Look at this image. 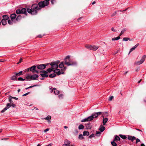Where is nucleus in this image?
<instances>
[{
	"instance_id": "3",
	"label": "nucleus",
	"mask_w": 146,
	"mask_h": 146,
	"mask_svg": "<svg viewBox=\"0 0 146 146\" xmlns=\"http://www.w3.org/2000/svg\"><path fill=\"white\" fill-rule=\"evenodd\" d=\"M70 56H67L65 58V64L67 66H76L77 65V62L75 61H72L70 59Z\"/></svg>"
},
{
	"instance_id": "37",
	"label": "nucleus",
	"mask_w": 146,
	"mask_h": 146,
	"mask_svg": "<svg viewBox=\"0 0 146 146\" xmlns=\"http://www.w3.org/2000/svg\"><path fill=\"white\" fill-rule=\"evenodd\" d=\"M114 140L113 141L111 142V144L113 146H116L117 144L115 142H114Z\"/></svg>"
},
{
	"instance_id": "33",
	"label": "nucleus",
	"mask_w": 146,
	"mask_h": 146,
	"mask_svg": "<svg viewBox=\"0 0 146 146\" xmlns=\"http://www.w3.org/2000/svg\"><path fill=\"white\" fill-rule=\"evenodd\" d=\"M58 66L60 68H62L64 66V64L63 62H61L59 65L58 64Z\"/></svg>"
},
{
	"instance_id": "11",
	"label": "nucleus",
	"mask_w": 146,
	"mask_h": 146,
	"mask_svg": "<svg viewBox=\"0 0 146 146\" xmlns=\"http://www.w3.org/2000/svg\"><path fill=\"white\" fill-rule=\"evenodd\" d=\"M39 72L41 73L40 74V75L42 77H47L48 76V75L47 74L48 72L46 71H42Z\"/></svg>"
},
{
	"instance_id": "18",
	"label": "nucleus",
	"mask_w": 146,
	"mask_h": 146,
	"mask_svg": "<svg viewBox=\"0 0 146 146\" xmlns=\"http://www.w3.org/2000/svg\"><path fill=\"white\" fill-rule=\"evenodd\" d=\"M108 119L107 118H103V123L104 125L108 121Z\"/></svg>"
},
{
	"instance_id": "29",
	"label": "nucleus",
	"mask_w": 146,
	"mask_h": 146,
	"mask_svg": "<svg viewBox=\"0 0 146 146\" xmlns=\"http://www.w3.org/2000/svg\"><path fill=\"white\" fill-rule=\"evenodd\" d=\"M84 128V125L82 124L79 125L78 127V129H83Z\"/></svg>"
},
{
	"instance_id": "41",
	"label": "nucleus",
	"mask_w": 146,
	"mask_h": 146,
	"mask_svg": "<svg viewBox=\"0 0 146 146\" xmlns=\"http://www.w3.org/2000/svg\"><path fill=\"white\" fill-rule=\"evenodd\" d=\"M12 20H9L8 21V22L9 24L10 25H12L13 24V21Z\"/></svg>"
},
{
	"instance_id": "58",
	"label": "nucleus",
	"mask_w": 146,
	"mask_h": 146,
	"mask_svg": "<svg viewBox=\"0 0 146 146\" xmlns=\"http://www.w3.org/2000/svg\"><path fill=\"white\" fill-rule=\"evenodd\" d=\"M62 146H70V145H69V144H66V143H65L64 144L62 145Z\"/></svg>"
},
{
	"instance_id": "43",
	"label": "nucleus",
	"mask_w": 146,
	"mask_h": 146,
	"mask_svg": "<svg viewBox=\"0 0 146 146\" xmlns=\"http://www.w3.org/2000/svg\"><path fill=\"white\" fill-rule=\"evenodd\" d=\"M86 128L88 129H90L91 128V126H90L89 124H88L86 126Z\"/></svg>"
},
{
	"instance_id": "49",
	"label": "nucleus",
	"mask_w": 146,
	"mask_h": 146,
	"mask_svg": "<svg viewBox=\"0 0 146 146\" xmlns=\"http://www.w3.org/2000/svg\"><path fill=\"white\" fill-rule=\"evenodd\" d=\"M132 136H130V135H128V139L129 140H131V138H132Z\"/></svg>"
},
{
	"instance_id": "48",
	"label": "nucleus",
	"mask_w": 146,
	"mask_h": 146,
	"mask_svg": "<svg viewBox=\"0 0 146 146\" xmlns=\"http://www.w3.org/2000/svg\"><path fill=\"white\" fill-rule=\"evenodd\" d=\"M96 135H98V136L100 135L101 134L100 132L99 131H96Z\"/></svg>"
},
{
	"instance_id": "44",
	"label": "nucleus",
	"mask_w": 146,
	"mask_h": 146,
	"mask_svg": "<svg viewBox=\"0 0 146 146\" xmlns=\"http://www.w3.org/2000/svg\"><path fill=\"white\" fill-rule=\"evenodd\" d=\"M136 139V138L134 136H132V138L131 139V141L132 142L133 141Z\"/></svg>"
},
{
	"instance_id": "9",
	"label": "nucleus",
	"mask_w": 146,
	"mask_h": 146,
	"mask_svg": "<svg viewBox=\"0 0 146 146\" xmlns=\"http://www.w3.org/2000/svg\"><path fill=\"white\" fill-rule=\"evenodd\" d=\"M93 119V117L92 115L88 117L87 118H85L81 121L82 122H84L85 121H92Z\"/></svg>"
},
{
	"instance_id": "25",
	"label": "nucleus",
	"mask_w": 146,
	"mask_h": 146,
	"mask_svg": "<svg viewBox=\"0 0 146 146\" xmlns=\"http://www.w3.org/2000/svg\"><path fill=\"white\" fill-rule=\"evenodd\" d=\"M78 139H84V137L82 134H80L79 135Z\"/></svg>"
},
{
	"instance_id": "45",
	"label": "nucleus",
	"mask_w": 146,
	"mask_h": 146,
	"mask_svg": "<svg viewBox=\"0 0 146 146\" xmlns=\"http://www.w3.org/2000/svg\"><path fill=\"white\" fill-rule=\"evenodd\" d=\"M52 68H49L47 70V71L48 72H50L52 71Z\"/></svg>"
},
{
	"instance_id": "50",
	"label": "nucleus",
	"mask_w": 146,
	"mask_h": 146,
	"mask_svg": "<svg viewBox=\"0 0 146 146\" xmlns=\"http://www.w3.org/2000/svg\"><path fill=\"white\" fill-rule=\"evenodd\" d=\"M94 134H92L90 135V136H89V137L90 138H91L92 137H94Z\"/></svg>"
},
{
	"instance_id": "13",
	"label": "nucleus",
	"mask_w": 146,
	"mask_h": 146,
	"mask_svg": "<svg viewBox=\"0 0 146 146\" xmlns=\"http://www.w3.org/2000/svg\"><path fill=\"white\" fill-rule=\"evenodd\" d=\"M21 10V14H24L26 15H27L26 9L25 8H23Z\"/></svg>"
},
{
	"instance_id": "59",
	"label": "nucleus",
	"mask_w": 146,
	"mask_h": 146,
	"mask_svg": "<svg viewBox=\"0 0 146 146\" xmlns=\"http://www.w3.org/2000/svg\"><path fill=\"white\" fill-rule=\"evenodd\" d=\"M49 129H48V128L46 129L44 131V132H46L48 131H49Z\"/></svg>"
},
{
	"instance_id": "7",
	"label": "nucleus",
	"mask_w": 146,
	"mask_h": 146,
	"mask_svg": "<svg viewBox=\"0 0 146 146\" xmlns=\"http://www.w3.org/2000/svg\"><path fill=\"white\" fill-rule=\"evenodd\" d=\"M48 64H40L36 66L37 69L38 70H43L48 65Z\"/></svg>"
},
{
	"instance_id": "24",
	"label": "nucleus",
	"mask_w": 146,
	"mask_h": 146,
	"mask_svg": "<svg viewBox=\"0 0 146 146\" xmlns=\"http://www.w3.org/2000/svg\"><path fill=\"white\" fill-rule=\"evenodd\" d=\"M22 16L21 15H19L16 18V21H20L22 18Z\"/></svg>"
},
{
	"instance_id": "17",
	"label": "nucleus",
	"mask_w": 146,
	"mask_h": 146,
	"mask_svg": "<svg viewBox=\"0 0 146 146\" xmlns=\"http://www.w3.org/2000/svg\"><path fill=\"white\" fill-rule=\"evenodd\" d=\"M102 117L104 118L105 117H107L108 116V114L107 112H102Z\"/></svg>"
},
{
	"instance_id": "51",
	"label": "nucleus",
	"mask_w": 146,
	"mask_h": 146,
	"mask_svg": "<svg viewBox=\"0 0 146 146\" xmlns=\"http://www.w3.org/2000/svg\"><path fill=\"white\" fill-rule=\"evenodd\" d=\"M23 60V59L22 58H21L18 62L17 64H19L21 62H22Z\"/></svg>"
},
{
	"instance_id": "46",
	"label": "nucleus",
	"mask_w": 146,
	"mask_h": 146,
	"mask_svg": "<svg viewBox=\"0 0 146 146\" xmlns=\"http://www.w3.org/2000/svg\"><path fill=\"white\" fill-rule=\"evenodd\" d=\"M113 96L110 97L109 99V100L110 101H111L113 99Z\"/></svg>"
},
{
	"instance_id": "62",
	"label": "nucleus",
	"mask_w": 146,
	"mask_h": 146,
	"mask_svg": "<svg viewBox=\"0 0 146 146\" xmlns=\"http://www.w3.org/2000/svg\"><path fill=\"white\" fill-rule=\"evenodd\" d=\"M50 91L51 92H52L53 91V90L51 88H50Z\"/></svg>"
},
{
	"instance_id": "10",
	"label": "nucleus",
	"mask_w": 146,
	"mask_h": 146,
	"mask_svg": "<svg viewBox=\"0 0 146 146\" xmlns=\"http://www.w3.org/2000/svg\"><path fill=\"white\" fill-rule=\"evenodd\" d=\"M102 114V112H99L92 113V117H93V119L94 118H97L98 115H101Z\"/></svg>"
},
{
	"instance_id": "14",
	"label": "nucleus",
	"mask_w": 146,
	"mask_h": 146,
	"mask_svg": "<svg viewBox=\"0 0 146 146\" xmlns=\"http://www.w3.org/2000/svg\"><path fill=\"white\" fill-rule=\"evenodd\" d=\"M17 15L15 13L12 14L11 15V18L12 21H13L16 17Z\"/></svg>"
},
{
	"instance_id": "61",
	"label": "nucleus",
	"mask_w": 146,
	"mask_h": 146,
	"mask_svg": "<svg viewBox=\"0 0 146 146\" xmlns=\"http://www.w3.org/2000/svg\"><path fill=\"white\" fill-rule=\"evenodd\" d=\"M111 30L113 31H114V32H115V30L113 29V28H111Z\"/></svg>"
},
{
	"instance_id": "20",
	"label": "nucleus",
	"mask_w": 146,
	"mask_h": 146,
	"mask_svg": "<svg viewBox=\"0 0 146 146\" xmlns=\"http://www.w3.org/2000/svg\"><path fill=\"white\" fill-rule=\"evenodd\" d=\"M54 93L55 94L58 95L59 94V91L57 90L56 88H53Z\"/></svg>"
},
{
	"instance_id": "38",
	"label": "nucleus",
	"mask_w": 146,
	"mask_h": 146,
	"mask_svg": "<svg viewBox=\"0 0 146 146\" xmlns=\"http://www.w3.org/2000/svg\"><path fill=\"white\" fill-rule=\"evenodd\" d=\"M56 76V75L54 74H50L49 76L50 78H53L55 77Z\"/></svg>"
},
{
	"instance_id": "35",
	"label": "nucleus",
	"mask_w": 146,
	"mask_h": 146,
	"mask_svg": "<svg viewBox=\"0 0 146 146\" xmlns=\"http://www.w3.org/2000/svg\"><path fill=\"white\" fill-rule=\"evenodd\" d=\"M128 40H130V38L128 37H125L123 38V40L124 41H127Z\"/></svg>"
},
{
	"instance_id": "40",
	"label": "nucleus",
	"mask_w": 146,
	"mask_h": 146,
	"mask_svg": "<svg viewBox=\"0 0 146 146\" xmlns=\"http://www.w3.org/2000/svg\"><path fill=\"white\" fill-rule=\"evenodd\" d=\"M126 29H123V30L121 32V33L119 35V36H121V35H122L126 31Z\"/></svg>"
},
{
	"instance_id": "2",
	"label": "nucleus",
	"mask_w": 146,
	"mask_h": 146,
	"mask_svg": "<svg viewBox=\"0 0 146 146\" xmlns=\"http://www.w3.org/2000/svg\"><path fill=\"white\" fill-rule=\"evenodd\" d=\"M40 9V8L38 6V4H34L32 5L31 9H27V11L28 13H31L32 15H34L36 14L37 13V11Z\"/></svg>"
},
{
	"instance_id": "8",
	"label": "nucleus",
	"mask_w": 146,
	"mask_h": 146,
	"mask_svg": "<svg viewBox=\"0 0 146 146\" xmlns=\"http://www.w3.org/2000/svg\"><path fill=\"white\" fill-rule=\"evenodd\" d=\"M36 66L35 65L29 68V70L30 71H33V73L35 72L37 73H38L39 72V71L36 69Z\"/></svg>"
},
{
	"instance_id": "31",
	"label": "nucleus",
	"mask_w": 146,
	"mask_h": 146,
	"mask_svg": "<svg viewBox=\"0 0 146 146\" xmlns=\"http://www.w3.org/2000/svg\"><path fill=\"white\" fill-rule=\"evenodd\" d=\"M64 143H66V144H69V145H70V142L67 139H66L64 141Z\"/></svg>"
},
{
	"instance_id": "28",
	"label": "nucleus",
	"mask_w": 146,
	"mask_h": 146,
	"mask_svg": "<svg viewBox=\"0 0 146 146\" xmlns=\"http://www.w3.org/2000/svg\"><path fill=\"white\" fill-rule=\"evenodd\" d=\"M120 139L119 136L117 135H116L114 140L119 141Z\"/></svg>"
},
{
	"instance_id": "6",
	"label": "nucleus",
	"mask_w": 146,
	"mask_h": 146,
	"mask_svg": "<svg viewBox=\"0 0 146 146\" xmlns=\"http://www.w3.org/2000/svg\"><path fill=\"white\" fill-rule=\"evenodd\" d=\"M38 5L39 7L43 8L45 6H47L48 5V3L46 1H42L38 3Z\"/></svg>"
},
{
	"instance_id": "16",
	"label": "nucleus",
	"mask_w": 146,
	"mask_h": 146,
	"mask_svg": "<svg viewBox=\"0 0 146 146\" xmlns=\"http://www.w3.org/2000/svg\"><path fill=\"white\" fill-rule=\"evenodd\" d=\"M146 58V55H143L140 61L141 62V63H143L145 60Z\"/></svg>"
},
{
	"instance_id": "12",
	"label": "nucleus",
	"mask_w": 146,
	"mask_h": 146,
	"mask_svg": "<svg viewBox=\"0 0 146 146\" xmlns=\"http://www.w3.org/2000/svg\"><path fill=\"white\" fill-rule=\"evenodd\" d=\"M38 75L35 74L33 75H31V80H36L37 78H38Z\"/></svg>"
},
{
	"instance_id": "52",
	"label": "nucleus",
	"mask_w": 146,
	"mask_h": 146,
	"mask_svg": "<svg viewBox=\"0 0 146 146\" xmlns=\"http://www.w3.org/2000/svg\"><path fill=\"white\" fill-rule=\"evenodd\" d=\"M11 106H12V107H14V108L16 106L15 105V104H14L13 103L11 104Z\"/></svg>"
},
{
	"instance_id": "4",
	"label": "nucleus",
	"mask_w": 146,
	"mask_h": 146,
	"mask_svg": "<svg viewBox=\"0 0 146 146\" xmlns=\"http://www.w3.org/2000/svg\"><path fill=\"white\" fill-rule=\"evenodd\" d=\"M13 99V97L10 96L9 98V102L10 103H7V104L6 107L1 111V112L3 113L5 111L7 110L8 109L11 107V104H12L13 103V101L12 100Z\"/></svg>"
},
{
	"instance_id": "42",
	"label": "nucleus",
	"mask_w": 146,
	"mask_h": 146,
	"mask_svg": "<svg viewBox=\"0 0 146 146\" xmlns=\"http://www.w3.org/2000/svg\"><path fill=\"white\" fill-rule=\"evenodd\" d=\"M19 81H23L25 80V79H23L22 77H19L18 78Z\"/></svg>"
},
{
	"instance_id": "32",
	"label": "nucleus",
	"mask_w": 146,
	"mask_h": 146,
	"mask_svg": "<svg viewBox=\"0 0 146 146\" xmlns=\"http://www.w3.org/2000/svg\"><path fill=\"white\" fill-rule=\"evenodd\" d=\"M120 38L119 37V36L116 37V38H112V40H117L119 39H120Z\"/></svg>"
},
{
	"instance_id": "54",
	"label": "nucleus",
	"mask_w": 146,
	"mask_h": 146,
	"mask_svg": "<svg viewBox=\"0 0 146 146\" xmlns=\"http://www.w3.org/2000/svg\"><path fill=\"white\" fill-rule=\"evenodd\" d=\"M29 93H30V92H29L27 93H26L25 94H24L23 95V96H27V95L29 94Z\"/></svg>"
},
{
	"instance_id": "5",
	"label": "nucleus",
	"mask_w": 146,
	"mask_h": 146,
	"mask_svg": "<svg viewBox=\"0 0 146 146\" xmlns=\"http://www.w3.org/2000/svg\"><path fill=\"white\" fill-rule=\"evenodd\" d=\"M85 47L89 49L95 51L98 48V47L94 45H86Z\"/></svg>"
},
{
	"instance_id": "26",
	"label": "nucleus",
	"mask_w": 146,
	"mask_h": 146,
	"mask_svg": "<svg viewBox=\"0 0 146 146\" xmlns=\"http://www.w3.org/2000/svg\"><path fill=\"white\" fill-rule=\"evenodd\" d=\"M119 136L122 139H125L127 138L126 137L125 135H123L121 134L119 135Z\"/></svg>"
},
{
	"instance_id": "23",
	"label": "nucleus",
	"mask_w": 146,
	"mask_h": 146,
	"mask_svg": "<svg viewBox=\"0 0 146 146\" xmlns=\"http://www.w3.org/2000/svg\"><path fill=\"white\" fill-rule=\"evenodd\" d=\"M105 127H104L101 126L99 129V130L101 132H103L105 129Z\"/></svg>"
},
{
	"instance_id": "56",
	"label": "nucleus",
	"mask_w": 146,
	"mask_h": 146,
	"mask_svg": "<svg viewBox=\"0 0 146 146\" xmlns=\"http://www.w3.org/2000/svg\"><path fill=\"white\" fill-rule=\"evenodd\" d=\"M29 68H28L26 69L25 70V72H27L29 71Z\"/></svg>"
},
{
	"instance_id": "64",
	"label": "nucleus",
	"mask_w": 146,
	"mask_h": 146,
	"mask_svg": "<svg viewBox=\"0 0 146 146\" xmlns=\"http://www.w3.org/2000/svg\"><path fill=\"white\" fill-rule=\"evenodd\" d=\"M42 36L41 35H38V37L39 38H41Z\"/></svg>"
},
{
	"instance_id": "39",
	"label": "nucleus",
	"mask_w": 146,
	"mask_h": 146,
	"mask_svg": "<svg viewBox=\"0 0 146 146\" xmlns=\"http://www.w3.org/2000/svg\"><path fill=\"white\" fill-rule=\"evenodd\" d=\"M16 13L17 14H21V10L20 9H17L16 11Z\"/></svg>"
},
{
	"instance_id": "30",
	"label": "nucleus",
	"mask_w": 146,
	"mask_h": 146,
	"mask_svg": "<svg viewBox=\"0 0 146 146\" xmlns=\"http://www.w3.org/2000/svg\"><path fill=\"white\" fill-rule=\"evenodd\" d=\"M16 78H17L16 76H14V75L13 76L10 77L11 79L12 80H16Z\"/></svg>"
},
{
	"instance_id": "27",
	"label": "nucleus",
	"mask_w": 146,
	"mask_h": 146,
	"mask_svg": "<svg viewBox=\"0 0 146 146\" xmlns=\"http://www.w3.org/2000/svg\"><path fill=\"white\" fill-rule=\"evenodd\" d=\"M3 19H4L5 20H7L8 19H9V17L7 15H4L3 16Z\"/></svg>"
},
{
	"instance_id": "60",
	"label": "nucleus",
	"mask_w": 146,
	"mask_h": 146,
	"mask_svg": "<svg viewBox=\"0 0 146 146\" xmlns=\"http://www.w3.org/2000/svg\"><path fill=\"white\" fill-rule=\"evenodd\" d=\"M62 95L60 94L59 96V98H62Z\"/></svg>"
},
{
	"instance_id": "19",
	"label": "nucleus",
	"mask_w": 146,
	"mask_h": 146,
	"mask_svg": "<svg viewBox=\"0 0 146 146\" xmlns=\"http://www.w3.org/2000/svg\"><path fill=\"white\" fill-rule=\"evenodd\" d=\"M22 72H23L22 71H21L19 73H16V72H14V74H15L16 76L17 77L18 76H19L21 75H23Z\"/></svg>"
},
{
	"instance_id": "63",
	"label": "nucleus",
	"mask_w": 146,
	"mask_h": 146,
	"mask_svg": "<svg viewBox=\"0 0 146 146\" xmlns=\"http://www.w3.org/2000/svg\"><path fill=\"white\" fill-rule=\"evenodd\" d=\"M13 98L15 100H18V98H17L15 97H13Z\"/></svg>"
},
{
	"instance_id": "15",
	"label": "nucleus",
	"mask_w": 146,
	"mask_h": 146,
	"mask_svg": "<svg viewBox=\"0 0 146 146\" xmlns=\"http://www.w3.org/2000/svg\"><path fill=\"white\" fill-rule=\"evenodd\" d=\"M139 44H137L134 46L133 48H131L130 50V51L129 52V54L132 51L134 50L139 45Z\"/></svg>"
},
{
	"instance_id": "1",
	"label": "nucleus",
	"mask_w": 146,
	"mask_h": 146,
	"mask_svg": "<svg viewBox=\"0 0 146 146\" xmlns=\"http://www.w3.org/2000/svg\"><path fill=\"white\" fill-rule=\"evenodd\" d=\"M60 63V61L58 60L53 62H51L50 65H51V67L52 69L55 70L54 72L56 74L58 75L61 74H63L64 73V71L66 69L65 68L64 69H61V70L58 69V64Z\"/></svg>"
},
{
	"instance_id": "22",
	"label": "nucleus",
	"mask_w": 146,
	"mask_h": 146,
	"mask_svg": "<svg viewBox=\"0 0 146 146\" xmlns=\"http://www.w3.org/2000/svg\"><path fill=\"white\" fill-rule=\"evenodd\" d=\"M2 24L3 25H5L7 23V21L4 19H2L1 20Z\"/></svg>"
},
{
	"instance_id": "47",
	"label": "nucleus",
	"mask_w": 146,
	"mask_h": 146,
	"mask_svg": "<svg viewBox=\"0 0 146 146\" xmlns=\"http://www.w3.org/2000/svg\"><path fill=\"white\" fill-rule=\"evenodd\" d=\"M31 76H30V75L28 74L27 75L26 78L27 79L29 78L31 79V78H30Z\"/></svg>"
},
{
	"instance_id": "55",
	"label": "nucleus",
	"mask_w": 146,
	"mask_h": 146,
	"mask_svg": "<svg viewBox=\"0 0 146 146\" xmlns=\"http://www.w3.org/2000/svg\"><path fill=\"white\" fill-rule=\"evenodd\" d=\"M140 141V140L138 138H137L136 139V143H137L138 142H139Z\"/></svg>"
},
{
	"instance_id": "53",
	"label": "nucleus",
	"mask_w": 146,
	"mask_h": 146,
	"mask_svg": "<svg viewBox=\"0 0 146 146\" xmlns=\"http://www.w3.org/2000/svg\"><path fill=\"white\" fill-rule=\"evenodd\" d=\"M116 12L115 11L114 13H113L111 15V17L114 16L115 15H116Z\"/></svg>"
},
{
	"instance_id": "34",
	"label": "nucleus",
	"mask_w": 146,
	"mask_h": 146,
	"mask_svg": "<svg viewBox=\"0 0 146 146\" xmlns=\"http://www.w3.org/2000/svg\"><path fill=\"white\" fill-rule=\"evenodd\" d=\"M142 63H141V62L140 61V60L139 61L136 62L135 63V64L136 65H140Z\"/></svg>"
},
{
	"instance_id": "21",
	"label": "nucleus",
	"mask_w": 146,
	"mask_h": 146,
	"mask_svg": "<svg viewBox=\"0 0 146 146\" xmlns=\"http://www.w3.org/2000/svg\"><path fill=\"white\" fill-rule=\"evenodd\" d=\"M89 135V133L87 131H84L83 132V135L84 136H88Z\"/></svg>"
},
{
	"instance_id": "36",
	"label": "nucleus",
	"mask_w": 146,
	"mask_h": 146,
	"mask_svg": "<svg viewBox=\"0 0 146 146\" xmlns=\"http://www.w3.org/2000/svg\"><path fill=\"white\" fill-rule=\"evenodd\" d=\"M51 117L50 116H48L45 119H46V120H48V122H50V119H51Z\"/></svg>"
},
{
	"instance_id": "57",
	"label": "nucleus",
	"mask_w": 146,
	"mask_h": 146,
	"mask_svg": "<svg viewBox=\"0 0 146 146\" xmlns=\"http://www.w3.org/2000/svg\"><path fill=\"white\" fill-rule=\"evenodd\" d=\"M37 86V85H34V86H29V88H33V87H34L36 86Z\"/></svg>"
}]
</instances>
